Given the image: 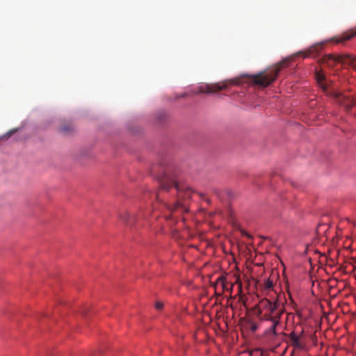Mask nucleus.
<instances>
[{"label": "nucleus", "mask_w": 356, "mask_h": 356, "mask_svg": "<svg viewBox=\"0 0 356 356\" xmlns=\"http://www.w3.org/2000/svg\"><path fill=\"white\" fill-rule=\"evenodd\" d=\"M316 79L320 87L327 92V95L335 99L337 102L344 106L346 109H350L356 105V101L350 96L346 95L335 90H328L327 85L324 83L325 77L320 72L316 73Z\"/></svg>", "instance_id": "obj_4"}, {"label": "nucleus", "mask_w": 356, "mask_h": 356, "mask_svg": "<svg viewBox=\"0 0 356 356\" xmlns=\"http://www.w3.org/2000/svg\"><path fill=\"white\" fill-rule=\"evenodd\" d=\"M273 286H274L273 281L269 278L268 280H265L264 282V284H263V289L264 291H268V290L273 289Z\"/></svg>", "instance_id": "obj_13"}, {"label": "nucleus", "mask_w": 356, "mask_h": 356, "mask_svg": "<svg viewBox=\"0 0 356 356\" xmlns=\"http://www.w3.org/2000/svg\"><path fill=\"white\" fill-rule=\"evenodd\" d=\"M227 284V282L226 281V277L223 275H221L216 280L215 287L220 286L222 289V291H224L225 290H228Z\"/></svg>", "instance_id": "obj_11"}, {"label": "nucleus", "mask_w": 356, "mask_h": 356, "mask_svg": "<svg viewBox=\"0 0 356 356\" xmlns=\"http://www.w3.org/2000/svg\"><path fill=\"white\" fill-rule=\"evenodd\" d=\"M257 325H255V324H252V325H251V330H252V331H253V332H254L255 330H257Z\"/></svg>", "instance_id": "obj_15"}, {"label": "nucleus", "mask_w": 356, "mask_h": 356, "mask_svg": "<svg viewBox=\"0 0 356 356\" xmlns=\"http://www.w3.org/2000/svg\"><path fill=\"white\" fill-rule=\"evenodd\" d=\"M232 287H233V285L232 284V285H231L230 290H232Z\"/></svg>", "instance_id": "obj_20"}, {"label": "nucleus", "mask_w": 356, "mask_h": 356, "mask_svg": "<svg viewBox=\"0 0 356 356\" xmlns=\"http://www.w3.org/2000/svg\"><path fill=\"white\" fill-rule=\"evenodd\" d=\"M323 45V43L316 44L310 47L307 51H301L300 54H303L304 57L316 56L321 51Z\"/></svg>", "instance_id": "obj_8"}, {"label": "nucleus", "mask_w": 356, "mask_h": 356, "mask_svg": "<svg viewBox=\"0 0 356 356\" xmlns=\"http://www.w3.org/2000/svg\"><path fill=\"white\" fill-rule=\"evenodd\" d=\"M356 37V26L355 28L350 29L347 31L343 33L341 35L339 36L333 37L331 40L334 42L335 43H343L347 40H349L353 38Z\"/></svg>", "instance_id": "obj_7"}, {"label": "nucleus", "mask_w": 356, "mask_h": 356, "mask_svg": "<svg viewBox=\"0 0 356 356\" xmlns=\"http://www.w3.org/2000/svg\"><path fill=\"white\" fill-rule=\"evenodd\" d=\"M286 66L287 60H283L273 66L268 71L251 76V81L255 85L264 88L267 87L276 79L280 70Z\"/></svg>", "instance_id": "obj_3"}, {"label": "nucleus", "mask_w": 356, "mask_h": 356, "mask_svg": "<svg viewBox=\"0 0 356 356\" xmlns=\"http://www.w3.org/2000/svg\"><path fill=\"white\" fill-rule=\"evenodd\" d=\"M137 218L138 217H136L135 215L131 214L127 211H124L120 214V220L127 226H132L136 222Z\"/></svg>", "instance_id": "obj_9"}, {"label": "nucleus", "mask_w": 356, "mask_h": 356, "mask_svg": "<svg viewBox=\"0 0 356 356\" xmlns=\"http://www.w3.org/2000/svg\"><path fill=\"white\" fill-rule=\"evenodd\" d=\"M249 356H268V355L267 353L264 352L261 349L256 348L250 351Z\"/></svg>", "instance_id": "obj_12"}, {"label": "nucleus", "mask_w": 356, "mask_h": 356, "mask_svg": "<svg viewBox=\"0 0 356 356\" xmlns=\"http://www.w3.org/2000/svg\"><path fill=\"white\" fill-rule=\"evenodd\" d=\"M289 339L292 346L296 349H302L304 344L301 342L300 337L298 336L294 332L289 334Z\"/></svg>", "instance_id": "obj_10"}, {"label": "nucleus", "mask_w": 356, "mask_h": 356, "mask_svg": "<svg viewBox=\"0 0 356 356\" xmlns=\"http://www.w3.org/2000/svg\"><path fill=\"white\" fill-rule=\"evenodd\" d=\"M240 81L238 79H233L226 80L220 83H216L211 84H206L200 86L197 93H214L222 90L226 89L229 85H238Z\"/></svg>", "instance_id": "obj_6"}, {"label": "nucleus", "mask_w": 356, "mask_h": 356, "mask_svg": "<svg viewBox=\"0 0 356 356\" xmlns=\"http://www.w3.org/2000/svg\"><path fill=\"white\" fill-rule=\"evenodd\" d=\"M81 312L82 314H85V310L84 311L83 310Z\"/></svg>", "instance_id": "obj_18"}, {"label": "nucleus", "mask_w": 356, "mask_h": 356, "mask_svg": "<svg viewBox=\"0 0 356 356\" xmlns=\"http://www.w3.org/2000/svg\"><path fill=\"white\" fill-rule=\"evenodd\" d=\"M258 307L259 314L261 315V320L271 323V325L266 331V334L276 335V328L280 325L281 317L285 310L284 305L278 298L273 301L263 298L259 302Z\"/></svg>", "instance_id": "obj_2"}, {"label": "nucleus", "mask_w": 356, "mask_h": 356, "mask_svg": "<svg viewBox=\"0 0 356 356\" xmlns=\"http://www.w3.org/2000/svg\"><path fill=\"white\" fill-rule=\"evenodd\" d=\"M165 218L166 220H170L171 216L170 215L169 216H165Z\"/></svg>", "instance_id": "obj_17"}, {"label": "nucleus", "mask_w": 356, "mask_h": 356, "mask_svg": "<svg viewBox=\"0 0 356 356\" xmlns=\"http://www.w3.org/2000/svg\"><path fill=\"white\" fill-rule=\"evenodd\" d=\"M63 132H67L68 129H67L65 127H63Z\"/></svg>", "instance_id": "obj_16"}, {"label": "nucleus", "mask_w": 356, "mask_h": 356, "mask_svg": "<svg viewBox=\"0 0 356 356\" xmlns=\"http://www.w3.org/2000/svg\"><path fill=\"white\" fill-rule=\"evenodd\" d=\"M160 190L159 192L156 195V198L158 202H162L161 193L164 191H168L170 188L175 187L178 196V200L173 204L170 205L167 203H164L163 207L167 209L170 213L181 210V212L188 211V209L185 204L182 202L181 200L185 198H190L193 191L189 188H186L184 186L180 185L177 179V175L170 174V172L165 171L164 174L159 177Z\"/></svg>", "instance_id": "obj_1"}, {"label": "nucleus", "mask_w": 356, "mask_h": 356, "mask_svg": "<svg viewBox=\"0 0 356 356\" xmlns=\"http://www.w3.org/2000/svg\"><path fill=\"white\" fill-rule=\"evenodd\" d=\"M184 96H185V94H183V95H181L180 96V97H184Z\"/></svg>", "instance_id": "obj_19"}, {"label": "nucleus", "mask_w": 356, "mask_h": 356, "mask_svg": "<svg viewBox=\"0 0 356 356\" xmlns=\"http://www.w3.org/2000/svg\"><path fill=\"white\" fill-rule=\"evenodd\" d=\"M163 303L162 302L158 301V302H156L155 308L157 310H161V309H163Z\"/></svg>", "instance_id": "obj_14"}, {"label": "nucleus", "mask_w": 356, "mask_h": 356, "mask_svg": "<svg viewBox=\"0 0 356 356\" xmlns=\"http://www.w3.org/2000/svg\"><path fill=\"white\" fill-rule=\"evenodd\" d=\"M321 63L330 68L334 67L337 63L348 65L356 70V58L349 54H326L321 59Z\"/></svg>", "instance_id": "obj_5"}]
</instances>
